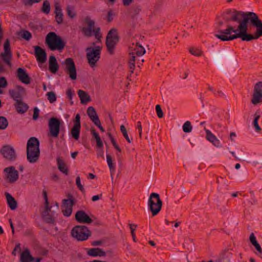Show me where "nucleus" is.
<instances>
[{
    "label": "nucleus",
    "instance_id": "ea45409f",
    "mask_svg": "<svg viewBox=\"0 0 262 262\" xmlns=\"http://www.w3.org/2000/svg\"><path fill=\"white\" fill-rule=\"evenodd\" d=\"M22 38L26 40H29L32 38L31 33L28 31L23 30L19 33Z\"/></svg>",
    "mask_w": 262,
    "mask_h": 262
},
{
    "label": "nucleus",
    "instance_id": "0e129e2a",
    "mask_svg": "<svg viewBox=\"0 0 262 262\" xmlns=\"http://www.w3.org/2000/svg\"><path fill=\"white\" fill-rule=\"evenodd\" d=\"M97 155L98 157H101L103 159H104L103 150L101 148L97 149Z\"/></svg>",
    "mask_w": 262,
    "mask_h": 262
},
{
    "label": "nucleus",
    "instance_id": "7c9ffc66",
    "mask_svg": "<svg viewBox=\"0 0 262 262\" xmlns=\"http://www.w3.org/2000/svg\"><path fill=\"white\" fill-rule=\"evenodd\" d=\"M57 165L59 170L65 174L68 175V168L63 161L59 158L57 159Z\"/></svg>",
    "mask_w": 262,
    "mask_h": 262
},
{
    "label": "nucleus",
    "instance_id": "5fc2aeb1",
    "mask_svg": "<svg viewBox=\"0 0 262 262\" xmlns=\"http://www.w3.org/2000/svg\"><path fill=\"white\" fill-rule=\"evenodd\" d=\"M55 14L62 13L61 8L58 3H56L55 4Z\"/></svg>",
    "mask_w": 262,
    "mask_h": 262
},
{
    "label": "nucleus",
    "instance_id": "f03ea898",
    "mask_svg": "<svg viewBox=\"0 0 262 262\" xmlns=\"http://www.w3.org/2000/svg\"><path fill=\"white\" fill-rule=\"evenodd\" d=\"M39 142L35 137L30 138L27 143V159L31 163L37 162L40 155Z\"/></svg>",
    "mask_w": 262,
    "mask_h": 262
},
{
    "label": "nucleus",
    "instance_id": "aec40b11",
    "mask_svg": "<svg viewBox=\"0 0 262 262\" xmlns=\"http://www.w3.org/2000/svg\"><path fill=\"white\" fill-rule=\"evenodd\" d=\"M34 54L38 62L44 63L47 60V54L45 51L39 46L34 47Z\"/></svg>",
    "mask_w": 262,
    "mask_h": 262
},
{
    "label": "nucleus",
    "instance_id": "ddd939ff",
    "mask_svg": "<svg viewBox=\"0 0 262 262\" xmlns=\"http://www.w3.org/2000/svg\"><path fill=\"white\" fill-rule=\"evenodd\" d=\"M224 20L220 19L217 22V32L218 33L215 34L214 36L217 37V38L221 39L222 41H230L231 40H223V39H222V37H227L226 36L228 35L224 33L225 32V30H227L229 27H231L234 30H236V29H235L233 26L231 25H228L227 26L226 29H222V26L224 25ZM233 32H231L230 34L229 35V36L233 35L234 34H232Z\"/></svg>",
    "mask_w": 262,
    "mask_h": 262
},
{
    "label": "nucleus",
    "instance_id": "f3484780",
    "mask_svg": "<svg viewBox=\"0 0 262 262\" xmlns=\"http://www.w3.org/2000/svg\"><path fill=\"white\" fill-rule=\"evenodd\" d=\"M75 220L79 223L91 224L93 220L83 210H79L75 214Z\"/></svg>",
    "mask_w": 262,
    "mask_h": 262
},
{
    "label": "nucleus",
    "instance_id": "9d476101",
    "mask_svg": "<svg viewBox=\"0 0 262 262\" xmlns=\"http://www.w3.org/2000/svg\"><path fill=\"white\" fill-rule=\"evenodd\" d=\"M49 135L54 138H57L59 133L60 122L58 119L54 117L51 118L49 120Z\"/></svg>",
    "mask_w": 262,
    "mask_h": 262
},
{
    "label": "nucleus",
    "instance_id": "bf43d9fd",
    "mask_svg": "<svg viewBox=\"0 0 262 262\" xmlns=\"http://www.w3.org/2000/svg\"><path fill=\"white\" fill-rule=\"evenodd\" d=\"M249 240H250L251 243L252 244V245L258 243L256 241V237L253 233H251L250 237H249Z\"/></svg>",
    "mask_w": 262,
    "mask_h": 262
},
{
    "label": "nucleus",
    "instance_id": "e2e57ef3",
    "mask_svg": "<svg viewBox=\"0 0 262 262\" xmlns=\"http://www.w3.org/2000/svg\"><path fill=\"white\" fill-rule=\"evenodd\" d=\"M43 196L45 201L46 206L45 207H49V202L48 200L47 193L45 190H43L42 191Z\"/></svg>",
    "mask_w": 262,
    "mask_h": 262
},
{
    "label": "nucleus",
    "instance_id": "bb28decb",
    "mask_svg": "<svg viewBox=\"0 0 262 262\" xmlns=\"http://www.w3.org/2000/svg\"><path fill=\"white\" fill-rule=\"evenodd\" d=\"M15 105L17 112L21 114L26 112L28 108L27 104L23 102L21 100L16 101Z\"/></svg>",
    "mask_w": 262,
    "mask_h": 262
},
{
    "label": "nucleus",
    "instance_id": "4468645a",
    "mask_svg": "<svg viewBox=\"0 0 262 262\" xmlns=\"http://www.w3.org/2000/svg\"><path fill=\"white\" fill-rule=\"evenodd\" d=\"M45 221L48 224H54L56 217V213L55 211H52L49 207H45L41 213Z\"/></svg>",
    "mask_w": 262,
    "mask_h": 262
},
{
    "label": "nucleus",
    "instance_id": "a18cd8bd",
    "mask_svg": "<svg viewBox=\"0 0 262 262\" xmlns=\"http://www.w3.org/2000/svg\"><path fill=\"white\" fill-rule=\"evenodd\" d=\"M48 99L51 103H53L56 100V96L53 92H49L47 94Z\"/></svg>",
    "mask_w": 262,
    "mask_h": 262
},
{
    "label": "nucleus",
    "instance_id": "49530a36",
    "mask_svg": "<svg viewBox=\"0 0 262 262\" xmlns=\"http://www.w3.org/2000/svg\"><path fill=\"white\" fill-rule=\"evenodd\" d=\"M189 52L193 55H194L195 56H201L202 54V51L198 48H190L189 49Z\"/></svg>",
    "mask_w": 262,
    "mask_h": 262
},
{
    "label": "nucleus",
    "instance_id": "c85d7f7f",
    "mask_svg": "<svg viewBox=\"0 0 262 262\" xmlns=\"http://www.w3.org/2000/svg\"><path fill=\"white\" fill-rule=\"evenodd\" d=\"M78 95L81 103H86L90 101V96L85 91L79 90L78 91Z\"/></svg>",
    "mask_w": 262,
    "mask_h": 262
},
{
    "label": "nucleus",
    "instance_id": "a211bd4d",
    "mask_svg": "<svg viewBox=\"0 0 262 262\" xmlns=\"http://www.w3.org/2000/svg\"><path fill=\"white\" fill-rule=\"evenodd\" d=\"M4 171L7 173V179L9 182L13 183L18 180V171L13 167H7Z\"/></svg>",
    "mask_w": 262,
    "mask_h": 262
},
{
    "label": "nucleus",
    "instance_id": "774afa93",
    "mask_svg": "<svg viewBox=\"0 0 262 262\" xmlns=\"http://www.w3.org/2000/svg\"><path fill=\"white\" fill-rule=\"evenodd\" d=\"M133 2V0H122V4L125 6H129Z\"/></svg>",
    "mask_w": 262,
    "mask_h": 262
},
{
    "label": "nucleus",
    "instance_id": "de8ad7c7",
    "mask_svg": "<svg viewBox=\"0 0 262 262\" xmlns=\"http://www.w3.org/2000/svg\"><path fill=\"white\" fill-rule=\"evenodd\" d=\"M253 246L255 248V249L257 251V253H256V254L258 255L262 259V249L260 245L258 243H257L253 245Z\"/></svg>",
    "mask_w": 262,
    "mask_h": 262
},
{
    "label": "nucleus",
    "instance_id": "680f3d73",
    "mask_svg": "<svg viewBox=\"0 0 262 262\" xmlns=\"http://www.w3.org/2000/svg\"><path fill=\"white\" fill-rule=\"evenodd\" d=\"M80 119V115L79 114H77L75 116V123H74V125H77V126L78 125L79 126H81Z\"/></svg>",
    "mask_w": 262,
    "mask_h": 262
},
{
    "label": "nucleus",
    "instance_id": "6e6d98bb",
    "mask_svg": "<svg viewBox=\"0 0 262 262\" xmlns=\"http://www.w3.org/2000/svg\"><path fill=\"white\" fill-rule=\"evenodd\" d=\"M115 15V13L112 10H109L108 12L107 16V21L109 22L113 20V17Z\"/></svg>",
    "mask_w": 262,
    "mask_h": 262
},
{
    "label": "nucleus",
    "instance_id": "13d9d810",
    "mask_svg": "<svg viewBox=\"0 0 262 262\" xmlns=\"http://www.w3.org/2000/svg\"><path fill=\"white\" fill-rule=\"evenodd\" d=\"M15 90H16L17 92H18L20 94H21L23 96L25 95V90L24 88H23L21 86L17 85L15 87Z\"/></svg>",
    "mask_w": 262,
    "mask_h": 262
},
{
    "label": "nucleus",
    "instance_id": "9b49d317",
    "mask_svg": "<svg viewBox=\"0 0 262 262\" xmlns=\"http://www.w3.org/2000/svg\"><path fill=\"white\" fill-rule=\"evenodd\" d=\"M63 63L65 66V71L69 74L70 78L72 80H75L77 78V71L73 59L68 58Z\"/></svg>",
    "mask_w": 262,
    "mask_h": 262
},
{
    "label": "nucleus",
    "instance_id": "864d4df0",
    "mask_svg": "<svg viewBox=\"0 0 262 262\" xmlns=\"http://www.w3.org/2000/svg\"><path fill=\"white\" fill-rule=\"evenodd\" d=\"M136 129L138 130L140 138L142 137V127L141 122L138 121L137 122Z\"/></svg>",
    "mask_w": 262,
    "mask_h": 262
},
{
    "label": "nucleus",
    "instance_id": "37998d69",
    "mask_svg": "<svg viewBox=\"0 0 262 262\" xmlns=\"http://www.w3.org/2000/svg\"><path fill=\"white\" fill-rule=\"evenodd\" d=\"M8 85L6 79L4 77H0V94H3L2 88H5Z\"/></svg>",
    "mask_w": 262,
    "mask_h": 262
},
{
    "label": "nucleus",
    "instance_id": "dca6fc26",
    "mask_svg": "<svg viewBox=\"0 0 262 262\" xmlns=\"http://www.w3.org/2000/svg\"><path fill=\"white\" fill-rule=\"evenodd\" d=\"M1 152L4 157L9 160H14L16 158L15 150L10 145L3 146L1 150Z\"/></svg>",
    "mask_w": 262,
    "mask_h": 262
},
{
    "label": "nucleus",
    "instance_id": "cd10ccee",
    "mask_svg": "<svg viewBox=\"0 0 262 262\" xmlns=\"http://www.w3.org/2000/svg\"><path fill=\"white\" fill-rule=\"evenodd\" d=\"M87 114L89 116L90 119L93 121V123L95 121H97L99 119L97 113L95 111V108L92 106H89L87 110Z\"/></svg>",
    "mask_w": 262,
    "mask_h": 262
},
{
    "label": "nucleus",
    "instance_id": "e433bc0d",
    "mask_svg": "<svg viewBox=\"0 0 262 262\" xmlns=\"http://www.w3.org/2000/svg\"><path fill=\"white\" fill-rule=\"evenodd\" d=\"M135 58L136 55H129V67L130 68V71L132 73L134 72V70L135 67Z\"/></svg>",
    "mask_w": 262,
    "mask_h": 262
},
{
    "label": "nucleus",
    "instance_id": "6ab92c4d",
    "mask_svg": "<svg viewBox=\"0 0 262 262\" xmlns=\"http://www.w3.org/2000/svg\"><path fill=\"white\" fill-rule=\"evenodd\" d=\"M145 53V49L139 43L136 44L133 43L132 46L129 47V55H134L140 56Z\"/></svg>",
    "mask_w": 262,
    "mask_h": 262
},
{
    "label": "nucleus",
    "instance_id": "8fccbe9b",
    "mask_svg": "<svg viewBox=\"0 0 262 262\" xmlns=\"http://www.w3.org/2000/svg\"><path fill=\"white\" fill-rule=\"evenodd\" d=\"M26 6H32L34 3H39L41 0H23Z\"/></svg>",
    "mask_w": 262,
    "mask_h": 262
},
{
    "label": "nucleus",
    "instance_id": "69168bd1",
    "mask_svg": "<svg viewBox=\"0 0 262 262\" xmlns=\"http://www.w3.org/2000/svg\"><path fill=\"white\" fill-rule=\"evenodd\" d=\"M98 127V128L100 129V130L102 132H104V129L103 128V127L101 126V122H100V120L99 119L98 120V122L97 121H95V122L94 123Z\"/></svg>",
    "mask_w": 262,
    "mask_h": 262
},
{
    "label": "nucleus",
    "instance_id": "393cba45",
    "mask_svg": "<svg viewBox=\"0 0 262 262\" xmlns=\"http://www.w3.org/2000/svg\"><path fill=\"white\" fill-rule=\"evenodd\" d=\"M7 204L10 208L14 210L17 207V202L14 198L8 192L5 193Z\"/></svg>",
    "mask_w": 262,
    "mask_h": 262
},
{
    "label": "nucleus",
    "instance_id": "052dcab7",
    "mask_svg": "<svg viewBox=\"0 0 262 262\" xmlns=\"http://www.w3.org/2000/svg\"><path fill=\"white\" fill-rule=\"evenodd\" d=\"M39 111L37 107H35L34 109L33 115V120H36L38 118V116H39Z\"/></svg>",
    "mask_w": 262,
    "mask_h": 262
},
{
    "label": "nucleus",
    "instance_id": "c756f323",
    "mask_svg": "<svg viewBox=\"0 0 262 262\" xmlns=\"http://www.w3.org/2000/svg\"><path fill=\"white\" fill-rule=\"evenodd\" d=\"M1 57L4 62L8 64L9 67L11 66V59L12 58V55L11 52H4L1 53Z\"/></svg>",
    "mask_w": 262,
    "mask_h": 262
},
{
    "label": "nucleus",
    "instance_id": "a878e982",
    "mask_svg": "<svg viewBox=\"0 0 262 262\" xmlns=\"http://www.w3.org/2000/svg\"><path fill=\"white\" fill-rule=\"evenodd\" d=\"M21 262H31L34 260L28 249L25 250L20 255Z\"/></svg>",
    "mask_w": 262,
    "mask_h": 262
},
{
    "label": "nucleus",
    "instance_id": "6e6552de",
    "mask_svg": "<svg viewBox=\"0 0 262 262\" xmlns=\"http://www.w3.org/2000/svg\"><path fill=\"white\" fill-rule=\"evenodd\" d=\"M119 40L117 29L112 28L108 32L106 38V47L110 54L113 53L114 49Z\"/></svg>",
    "mask_w": 262,
    "mask_h": 262
},
{
    "label": "nucleus",
    "instance_id": "4c0bfd02",
    "mask_svg": "<svg viewBox=\"0 0 262 262\" xmlns=\"http://www.w3.org/2000/svg\"><path fill=\"white\" fill-rule=\"evenodd\" d=\"M66 10L67 14L70 18H73L76 16V12L74 6L68 5Z\"/></svg>",
    "mask_w": 262,
    "mask_h": 262
},
{
    "label": "nucleus",
    "instance_id": "f8f14e48",
    "mask_svg": "<svg viewBox=\"0 0 262 262\" xmlns=\"http://www.w3.org/2000/svg\"><path fill=\"white\" fill-rule=\"evenodd\" d=\"M251 102L254 105L262 102V82H258L255 85Z\"/></svg>",
    "mask_w": 262,
    "mask_h": 262
},
{
    "label": "nucleus",
    "instance_id": "c9c22d12",
    "mask_svg": "<svg viewBox=\"0 0 262 262\" xmlns=\"http://www.w3.org/2000/svg\"><path fill=\"white\" fill-rule=\"evenodd\" d=\"M106 162L111 173L114 172L115 170V167L113 163L112 158L110 155H106Z\"/></svg>",
    "mask_w": 262,
    "mask_h": 262
},
{
    "label": "nucleus",
    "instance_id": "a19ab883",
    "mask_svg": "<svg viewBox=\"0 0 262 262\" xmlns=\"http://www.w3.org/2000/svg\"><path fill=\"white\" fill-rule=\"evenodd\" d=\"M183 132L185 133H190L192 129V126L189 121H186L182 126Z\"/></svg>",
    "mask_w": 262,
    "mask_h": 262
},
{
    "label": "nucleus",
    "instance_id": "c03bdc74",
    "mask_svg": "<svg viewBox=\"0 0 262 262\" xmlns=\"http://www.w3.org/2000/svg\"><path fill=\"white\" fill-rule=\"evenodd\" d=\"M120 130L125 139L127 141L128 143H131V141L132 140V138L130 139L127 134V130L126 128L123 125H121Z\"/></svg>",
    "mask_w": 262,
    "mask_h": 262
},
{
    "label": "nucleus",
    "instance_id": "5701e85b",
    "mask_svg": "<svg viewBox=\"0 0 262 262\" xmlns=\"http://www.w3.org/2000/svg\"><path fill=\"white\" fill-rule=\"evenodd\" d=\"M58 69L59 66L56 58L53 55L51 56L49 59V70L51 73H56Z\"/></svg>",
    "mask_w": 262,
    "mask_h": 262
},
{
    "label": "nucleus",
    "instance_id": "f704fd0d",
    "mask_svg": "<svg viewBox=\"0 0 262 262\" xmlns=\"http://www.w3.org/2000/svg\"><path fill=\"white\" fill-rule=\"evenodd\" d=\"M41 11L45 14H49L50 12V2L47 1H44L42 4L41 8Z\"/></svg>",
    "mask_w": 262,
    "mask_h": 262
},
{
    "label": "nucleus",
    "instance_id": "09e8293b",
    "mask_svg": "<svg viewBox=\"0 0 262 262\" xmlns=\"http://www.w3.org/2000/svg\"><path fill=\"white\" fill-rule=\"evenodd\" d=\"M156 111L157 116L159 118H161L163 117V112L160 105L157 104L156 105Z\"/></svg>",
    "mask_w": 262,
    "mask_h": 262
},
{
    "label": "nucleus",
    "instance_id": "412c9836",
    "mask_svg": "<svg viewBox=\"0 0 262 262\" xmlns=\"http://www.w3.org/2000/svg\"><path fill=\"white\" fill-rule=\"evenodd\" d=\"M17 76L18 79L23 83L28 84L30 83L29 75L26 71L22 68H19L17 70Z\"/></svg>",
    "mask_w": 262,
    "mask_h": 262
},
{
    "label": "nucleus",
    "instance_id": "0eeeda50",
    "mask_svg": "<svg viewBox=\"0 0 262 262\" xmlns=\"http://www.w3.org/2000/svg\"><path fill=\"white\" fill-rule=\"evenodd\" d=\"M148 206L154 216L157 215L160 211L162 202L159 194L155 192L150 194L148 201Z\"/></svg>",
    "mask_w": 262,
    "mask_h": 262
},
{
    "label": "nucleus",
    "instance_id": "338daca9",
    "mask_svg": "<svg viewBox=\"0 0 262 262\" xmlns=\"http://www.w3.org/2000/svg\"><path fill=\"white\" fill-rule=\"evenodd\" d=\"M73 94L74 93L73 92L71 89H69L67 90V95L69 99L72 100Z\"/></svg>",
    "mask_w": 262,
    "mask_h": 262
},
{
    "label": "nucleus",
    "instance_id": "4d7b16f0",
    "mask_svg": "<svg viewBox=\"0 0 262 262\" xmlns=\"http://www.w3.org/2000/svg\"><path fill=\"white\" fill-rule=\"evenodd\" d=\"M4 52H10V42L8 39H7L4 45Z\"/></svg>",
    "mask_w": 262,
    "mask_h": 262
},
{
    "label": "nucleus",
    "instance_id": "20e7f679",
    "mask_svg": "<svg viewBox=\"0 0 262 262\" xmlns=\"http://www.w3.org/2000/svg\"><path fill=\"white\" fill-rule=\"evenodd\" d=\"M247 13L238 11L234 9H230L223 13L222 17L226 23L232 20L237 22L239 24L238 25H240L243 20H244L245 17H247Z\"/></svg>",
    "mask_w": 262,
    "mask_h": 262
},
{
    "label": "nucleus",
    "instance_id": "2f4dec72",
    "mask_svg": "<svg viewBox=\"0 0 262 262\" xmlns=\"http://www.w3.org/2000/svg\"><path fill=\"white\" fill-rule=\"evenodd\" d=\"M9 94L10 96L16 102L19 100H21V97H22V95L20 94L18 92L14 89L9 90Z\"/></svg>",
    "mask_w": 262,
    "mask_h": 262
},
{
    "label": "nucleus",
    "instance_id": "72a5a7b5",
    "mask_svg": "<svg viewBox=\"0 0 262 262\" xmlns=\"http://www.w3.org/2000/svg\"><path fill=\"white\" fill-rule=\"evenodd\" d=\"M92 133L93 134V137L96 140L97 146L99 148H101L103 146V143L99 134L96 133L95 130H92Z\"/></svg>",
    "mask_w": 262,
    "mask_h": 262
},
{
    "label": "nucleus",
    "instance_id": "7ed1b4c3",
    "mask_svg": "<svg viewBox=\"0 0 262 262\" xmlns=\"http://www.w3.org/2000/svg\"><path fill=\"white\" fill-rule=\"evenodd\" d=\"M46 43L52 51H61L65 46V43L61 37L53 32H50L47 35Z\"/></svg>",
    "mask_w": 262,
    "mask_h": 262
},
{
    "label": "nucleus",
    "instance_id": "423d86ee",
    "mask_svg": "<svg viewBox=\"0 0 262 262\" xmlns=\"http://www.w3.org/2000/svg\"><path fill=\"white\" fill-rule=\"evenodd\" d=\"M101 47L95 46V48L89 47L86 48V58L90 66L93 68L96 67V62L100 57Z\"/></svg>",
    "mask_w": 262,
    "mask_h": 262
},
{
    "label": "nucleus",
    "instance_id": "b1692460",
    "mask_svg": "<svg viewBox=\"0 0 262 262\" xmlns=\"http://www.w3.org/2000/svg\"><path fill=\"white\" fill-rule=\"evenodd\" d=\"M87 253L92 256H105L106 255L105 252L102 249L99 248L90 249L88 251Z\"/></svg>",
    "mask_w": 262,
    "mask_h": 262
},
{
    "label": "nucleus",
    "instance_id": "58836bf2",
    "mask_svg": "<svg viewBox=\"0 0 262 262\" xmlns=\"http://www.w3.org/2000/svg\"><path fill=\"white\" fill-rule=\"evenodd\" d=\"M254 116H255V118L253 120V126H254L257 132H259L261 130V128L258 124V120L259 118H260V115H259V114H258V112H256V113L254 114Z\"/></svg>",
    "mask_w": 262,
    "mask_h": 262
},
{
    "label": "nucleus",
    "instance_id": "4be33fe9",
    "mask_svg": "<svg viewBox=\"0 0 262 262\" xmlns=\"http://www.w3.org/2000/svg\"><path fill=\"white\" fill-rule=\"evenodd\" d=\"M204 129L206 133V139L209 142H211L213 145L217 147L222 146L220 140L208 129L204 127Z\"/></svg>",
    "mask_w": 262,
    "mask_h": 262
},
{
    "label": "nucleus",
    "instance_id": "2eb2a0df",
    "mask_svg": "<svg viewBox=\"0 0 262 262\" xmlns=\"http://www.w3.org/2000/svg\"><path fill=\"white\" fill-rule=\"evenodd\" d=\"M73 201L72 199H64L61 206L62 212L64 216H69L72 212Z\"/></svg>",
    "mask_w": 262,
    "mask_h": 262
},
{
    "label": "nucleus",
    "instance_id": "39448f33",
    "mask_svg": "<svg viewBox=\"0 0 262 262\" xmlns=\"http://www.w3.org/2000/svg\"><path fill=\"white\" fill-rule=\"evenodd\" d=\"M71 235L76 240L83 241L86 240L91 236V232L86 226L78 225L72 229Z\"/></svg>",
    "mask_w": 262,
    "mask_h": 262
},
{
    "label": "nucleus",
    "instance_id": "f257e3e1",
    "mask_svg": "<svg viewBox=\"0 0 262 262\" xmlns=\"http://www.w3.org/2000/svg\"><path fill=\"white\" fill-rule=\"evenodd\" d=\"M234 32L233 35H227L228 37H222L223 40H234L241 38L243 41H250L258 39L262 36V21L254 12H247V17L234 30L231 27L225 30L224 33L230 35Z\"/></svg>",
    "mask_w": 262,
    "mask_h": 262
},
{
    "label": "nucleus",
    "instance_id": "79ce46f5",
    "mask_svg": "<svg viewBox=\"0 0 262 262\" xmlns=\"http://www.w3.org/2000/svg\"><path fill=\"white\" fill-rule=\"evenodd\" d=\"M8 125L7 119L3 116H0V129H5Z\"/></svg>",
    "mask_w": 262,
    "mask_h": 262
},
{
    "label": "nucleus",
    "instance_id": "603ef678",
    "mask_svg": "<svg viewBox=\"0 0 262 262\" xmlns=\"http://www.w3.org/2000/svg\"><path fill=\"white\" fill-rule=\"evenodd\" d=\"M55 19L58 24H60L63 21V14H56L55 15Z\"/></svg>",
    "mask_w": 262,
    "mask_h": 262
},
{
    "label": "nucleus",
    "instance_id": "1a4fd4ad",
    "mask_svg": "<svg viewBox=\"0 0 262 262\" xmlns=\"http://www.w3.org/2000/svg\"><path fill=\"white\" fill-rule=\"evenodd\" d=\"M85 23L86 27H84L82 29V33L86 36H92L93 33L96 37L98 38L99 36L100 28H94L95 22L90 17H87L85 18Z\"/></svg>",
    "mask_w": 262,
    "mask_h": 262
},
{
    "label": "nucleus",
    "instance_id": "473e14b6",
    "mask_svg": "<svg viewBox=\"0 0 262 262\" xmlns=\"http://www.w3.org/2000/svg\"><path fill=\"white\" fill-rule=\"evenodd\" d=\"M81 126L74 125L71 129V135L73 138L78 140L79 138V134Z\"/></svg>",
    "mask_w": 262,
    "mask_h": 262
},
{
    "label": "nucleus",
    "instance_id": "3c124183",
    "mask_svg": "<svg viewBox=\"0 0 262 262\" xmlns=\"http://www.w3.org/2000/svg\"><path fill=\"white\" fill-rule=\"evenodd\" d=\"M76 184L77 185L78 188L81 191H84V189L82 186V185L81 184V182H80V178L79 176H78L77 178H76Z\"/></svg>",
    "mask_w": 262,
    "mask_h": 262
}]
</instances>
